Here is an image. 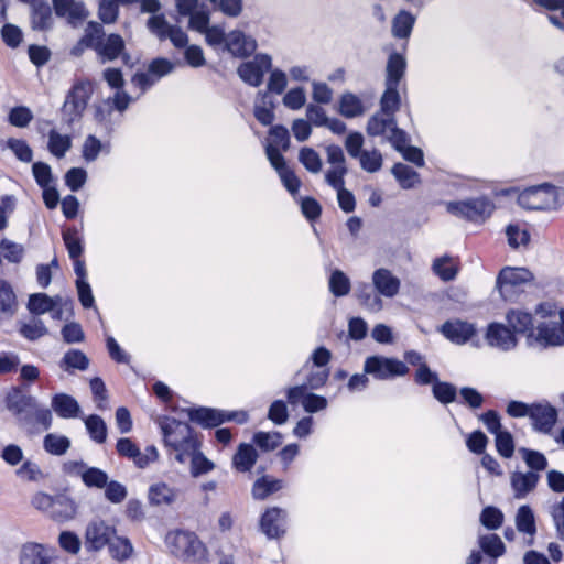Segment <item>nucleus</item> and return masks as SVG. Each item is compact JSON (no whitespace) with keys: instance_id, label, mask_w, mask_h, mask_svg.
Segmentation results:
<instances>
[{"instance_id":"nucleus-1","label":"nucleus","mask_w":564,"mask_h":564,"mask_svg":"<svg viewBox=\"0 0 564 564\" xmlns=\"http://www.w3.org/2000/svg\"><path fill=\"white\" fill-rule=\"evenodd\" d=\"M535 327L531 335L541 347L564 346V308L545 301L535 307Z\"/></svg>"},{"instance_id":"nucleus-2","label":"nucleus","mask_w":564,"mask_h":564,"mask_svg":"<svg viewBox=\"0 0 564 564\" xmlns=\"http://www.w3.org/2000/svg\"><path fill=\"white\" fill-rule=\"evenodd\" d=\"M155 423L160 427L163 445L175 462L184 465V457L200 442L198 435L185 422L171 416H159Z\"/></svg>"},{"instance_id":"nucleus-3","label":"nucleus","mask_w":564,"mask_h":564,"mask_svg":"<svg viewBox=\"0 0 564 564\" xmlns=\"http://www.w3.org/2000/svg\"><path fill=\"white\" fill-rule=\"evenodd\" d=\"M165 542L171 553L186 563L208 564L210 562L209 550L194 532H170Z\"/></svg>"},{"instance_id":"nucleus-4","label":"nucleus","mask_w":564,"mask_h":564,"mask_svg":"<svg viewBox=\"0 0 564 564\" xmlns=\"http://www.w3.org/2000/svg\"><path fill=\"white\" fill-rule=\"evenodd\" d=\"M518 202L527 209L557 210L564 205V189L551 184L532 186L520 193Z\"/></svg>"},{"instance_id":"nucleus-5","label":"nucleus","mask_w":564,"mask_h":564,"mask_svg":"<svg viewBox=\"0 0 564 564\" xmlns=\"http://www.w3.org/2000/svg\"><path fill=\"white\" fill-rule=\"evenodd\" d=\"M37 509L46 512L52 520L58 523L74 520L78 512L77 503L64 495L55 497L46 494L37 495Z\"/></svg>"},{"instance_id":"nucleus-6","label":"nucleus","mask_w":564,"mask_h":564,"mask_svg":"<svg viewBox=\"0 0 564 564\" xmlns=\"http://www.w3.org/2000/svg\"><path fill=\"white\" fill-rule=\"evenodd\" d=\"M91 94L93 85L90 82L79 80L75 83L63 104V119L68 123L78 120L83 116Z\"/></svg>"},{"instance_id":"nucleus-7","label":"nucleus","mask_w":564,"mask_h":564,"mask_svg":"<svg viewBox=\"0 0 564 564\" xmlns=\"http://www.w3.org/2000/svg\"><path fill=\"white\" fill-rule=\"evenodd\" d=\"M367 133L370 137H382L393 148H401L405 140V132L397 127L394 116L378 111L367 122Z\"/></svg>"},{"instance_id":"nucleus-8","label":"nucleus","mask_w":564,"mask_h":564,"mask_svg":"<svg viewBox=\"0 0 564 564\" xmlns=\"http://www.w3.org/2000/svg\"><path fill=\"white\" fill-rule=\"evenodd\" d=\"M446 209L455 216L479 220L489 217L495 209V205L489 198L480 196L466 200L448 202Z\"/></svg>"},{"instance_id":"nucleus-9","label":"nucleus","mask_w":564,"mask_h":564,"mask_svg":"<svg viewBox=\"0 0 564 564\" xmlns=\"http://www.w3.org/2000/svg\"><path fill=\"white\" fill-rule=\"evenodd\" d=\"M533 280V274L525 268H503L497 279V288L505 300H513L518 290Z\"/></svg>"},{"instance_id":"nucleus-10","label":"nucleus","mask_w":564,"mask_h":564,"mask_svg":"<svg viewBox=\"0 0 564 564\" xmlns=\"http://www.w3.org/2000/svg\"><path fill=\"white\" fill-rule=\"evenodd\" d=\"M364 371L379 380H389L408 373L406 365L395 358L371 356L365 360Z\"/></svg>"},{"instance_id":"nucleus-11","label":"nucleus","mask_w":564,"mask_h":564,"mask_svg":"<svg viewBox=\"0 0 564 564\" xmlns=\"http://www.w3.org/2000/svg\"><path fill=\"white\" fill-rule=\"evenodd\" d=\"M216 50L227 52L234 57L245 58L257 50V42L252 36L247 35L240 30H232L226 33L223 28L221 40L217 44Z\"/></svg>"},{"instance_id":"nucleus-12","label":"nucleus","mask_w":564,"mask_h":564,"mask_svg":"<svg viewBox=\"0 0 564 564\" xmlns=\"http://www.w3.org/2000/svg\"><path fill=\"white\" fill-rule=\"evenodd\" d=\"M271 67L272 58L270 55L257 54L252 59L240 64L237 68V74L243 83L252 87H259Z\"/></svg>"},{"instance_id":"nucleus-13","label":"nucleus","mask_w":564,"mask_h":564,"mask_svg":"<svg viewBox=\"0 0 564 564\" xmlns=\"http://www.w3.org/2000/svg\"><path fill=\"white\" fill-rule=\"evenodd\" d=\"M117 533L113 525L104 520L90 521L85 530L84 544L88 552H99L110 543L111 538Z\"/></svg>"},{"instance_id":"nucleus-14","label":"nucleus","mask_w":564,"mask_h":564,"mask_svg":"<svg viewBox=\"0 0 564 564\" xmlns=\"http://www.w3.org/2000/svg\"><path fill=\"white\" fill-rule=\"evenodd\" d=\"M189 21L188 25L192 30L203 34L205 36V42L213 48H217V44L221 40L223 26L220 25H209L210 22V13L202 6L193 13L188 15Z\"/></svg>"},{"instance_id":"nucleus-15","label":"nucleus","mask_w":564,"mask_h":564,"mask_svg":"<svg viewBox=\"0 0 564 564\" xmlns=\"http://www.w3.org/2000/svg\"><path fill=\"white\" fill-rule=\"evenodd\" d=\"M290 145L289 130L283 126H274L269 131V139L265 144V154L270 163H278L284 160L281 151Z\"/></svg>"},{"instance_id":"nucleus-16","label":"nucleus","mask_w":564,"mask_h":564,"mask_svg":"<svg viewBox=\"0 0 564 564\" xmlns=\"http://www.w3.org/2000/svg\"><path fill=\"white\" fill-rule=\"evenodd\" d=\"M285 510L272 507L265 510L260 520V529L269 539H278L285 532Z\"/></svg>"},{"instance_id":"nucleus-17","label":"nucleus","mask_w":564,"mask_h":564,"mask_svg":"<svg viewBox=\"0 0 564 564\" xmlns=\"http://www.w3.org/2000/svg\"><path fill=\"white\" fill-rule=\"evenodd\" d=\"M486 341L490 347L508 351L513 349L517 344L516 335L505 325L491 323L485 335Z\"/></svg>"},{"instance_id":"nucleus-18","label":"nucleus","mask_w":564,"mask_h":564,"mask_svg":"<svg viewBox=\"0 0 564 564\" xmlns=\"http://www.w3.org/2000/svg\"><path fill=\"white\" fill-rule=\"evenodd\" d=\"M7 408L20 421L25 420L33 412V398L28 394L25 387L13 388L7 395Z\"/></svg>"},{"instance_id":"nucleus-19","label":"nucleus","mask_w":564,"mask_h":564,"mask_svg":"<svg viewBox=\"0 0 564 564\" xmlns=\"http://www.w3.org/2000/svg\"><path fill=\"white\" fill-rule=\"evenodd\" d=\"M530 419L535 431L549 434L556 423L557 412L549 403H533Z\"/></svg>"},{"instance_id":"nucleus-20","label":"nucleus","mask_w":564,"mask_h":564,"mask_svg":"<svg viewBox=\"0 0 564 564\" xmlns=\"http://www.w3.org/2000/svg\"><path fill=\"white\" fill-rule=\"evenodd\" d=\"M514 524L517 531L523 534L525 545H533L536 534V522L530 506L523 505L518 508L514 516Z\"/></svg>"},{"instance_id":"nucleus-21","label":"nucleus","mask_w":564,"mask_h":564,"mask_svg":"<svg viewBox=\"0 0 564 564\" xmlns=\"http://www.w3.org/2000/svg\"><path fill=\"white\" fill-rule=\"evenodd\" d=\"M441 333L452 343L463 345L476 334V328L474 324L455 319L444 323Z\"/></svg>"},{"instance_id":"nucleus-22","label":"nucleus","mask_w":564,"mask_h":564,"mask_svg":"<svg viewBox=\"0 0 564 564\" xmlns=\"http://www.w3.org/2000/svg\"><path fill=\"white\" fill-rule=\"evenodd\" d=\"M178 496V489L164 481L152 484L148 491L149 502L156 507L171 506L177 501Z\"/></svg>"},{"instance_id":"nucleus-23","label":"nucleus","mask_w":564,"mask_h":564,"mask_svg":"<svg viewBox=\"0 0 564 564\" xmlns=\"http://www.w3.org/2000/svg\"><path fill=\"white\" fill-rule=\"evenodd\" d=\"M186 463H189V473L194 478L206 475L216 468L215 463L207 458L202 452V442L185 455L184 465Z\"/></svg>"},{"instance_id":"nucleus-24","label":"nucleus","mask_w":564,"mask_h":564,"mask_svg":"<svg viewBox=\"0 0 564 564\" xmlns=\"http://www.w3.org/2000/svg\"><path fill=\"white\" fill-rule=\"evenodd\" d=\"M372 284L376 291L386 297H393L399 293L400 280L387 269H378L372 274Z\"/></svg>"},{"instance_id":"nucleus-25","label":"nucleus","mask_w":564,"mask_h":564,"mask_svg":"<svg viewBox=\"0 0 564 564\" xmlns=\"http://www.w3.org/2000/svg\"><path fill=\"white\" fill-rule=\"evenodd\" d=\"M67 467L70 473L79 475L87 487L104 488L108 481L107 474L99 468L86 467L83 463H70Z\"/></svg>"},{"instance_id":"nucleus-26","label":"nucleus","mask_w":564,"mask_h":564,"mask_svg":"<svg viewBox=\"0 0 564 564\" xmlns=\"http://www.w3.org/2000/svg\"><path fill=\"white\" fill-rule=\"evenodd\" d=\"M53 3L56 14L65 18L73 25H77L87 17V11L82 2L75 0H53Z\"/></svg>"},{"instance_id":"nucleus-27","label":"nucleus","mask_w":564,"mask_h":564,"mask_svg":"<svg viewBox=\"0 0 564 564\" xmlns=\"http://www.w3.org/2000/svg\"><path fill=\"white\" fill-rule=\"evenodd\" d=\"M539 481V475L533 471H514L510 476V484L516 499H523L532 492Z\"/></svg>"},{"instance_id":"nucleus-28","label":"nucleus","mask_w":564,"mask_h":564,"mask_svg":"<svg viewBox=\"0 0 564 564\" xmlns=\"http://www.w3.org/2000/svg\"><path fill=\"white\" fill-rule=\"evenodd\" d=\"M69 303L62 296L51 297L46 294L37 293V315L50 313L52 318L62 319L64 313L68 310Z\"/></svg>"},{"instance_id":"nucleus-29","label":"nucleus","mask_w":564,"mask_h":564,"mask_svg":"<svg viewBox=\"0 0 564 564\" xmlns=\"http://www.w3.org/2000/svg\"><path fill=\"white\" fill-rule=\"evenodd\" d=\"M188 415L204 427H215L226 421V412L210 408L191 409Z\"/></svg>"},{"instance_id":"nucleus-30","label":"nucleus","mask_w":564,"mask_h":564,"mask_svg":"<svg viewBox=\"0 0 564 564\" xmlns=\"http://www.w3.org/2000/svg\"><path fill=\"white\" fill-rule=\"evenodd\" d=\"M274 102L268 93L259 91L257 94L253 107L256 119L263 126H269L274 120Z\"/></svg>"},{"instance_id":"nucleus-31","label":"nucleus","mask_w":564,"mask_h":564,"mask_svg":"<svg viewBox=\"0 0 564 564\" xmlns=\"http://www.w3.org/2000/svg\"><path fill=\"white\" fill-rule=\"evenodd\" d=\"M107 546L110 557L118 562L131 558L134 552L131 541L126 536L117 535V533Z\"/></svg>"},{"instance_id":"nucleus-32","label":"nucleus","mask_w":564,"mask_h":564,"mask_svg":"<svg viewBox=\"0 0 564 564\" xmlns=\"http://www.w3.org/2000/svg\"><path fill=\"white\" fill-rule=\"evenodd\" d=\"M123 39L118 34H110L99 46H97L96 52L105 62L117 58L123 52Z\"/></svg>"},{"instance_id":"nucleus-33","label":"nucleus","mask_w":564,"mask_h":564,"mask_svg":"<svg viewBox=\"0 0 564 564\" xmlns=\"http://www.w3.org/2000/svg\"><path fill=\"white\" fill-rule=\"evenodd\" d=\"M258 458L257 451L250 444H240L232 458V464L238 471H249Z\"/></svg>"},{"instance_id":"nucleus-34","label":"nucleus","mask_w":564,"mask_h":564,"mask_svg":"<svg viewBox=\"0 0 564 564\" xmlns=\"http://www.w3.org/2000/svg\"><path fill=\"white\" fill-rule=\"evenodd\" d=\"M52 408L64 419L76 417L79 413L77 401L68 394H56L52 400Z\"/></svg>"},{"instance_id":"nucleus-35","label":"nucleus","mask_w":564,"mask_h":564,"mask_svg":"<svg viewBox=\"0 0 564 564\" xmlns=\"http://www.w3.org/2000/svg\"><path fill=\"white\" fill-rule=\"evenodd\" d=\"M338 112L345 118H356L365 112L360 98L351 93H345L339 98Z\"/></svg>"},{"instance_id":"nucleus-36","label":"nucleus","mask_w":564,"mask_h":564,"mask_svg":"<svg viewBox=\"0 0 564 564\" xmlns=\"http://www.w3.org/2000/svg\"><path fill=\"white\" fill-rule=\"evenodd\" d=\"M283 487V481L271 476H262L257 479L252 486V497L257 500H263L273 492Z\"/></svg>"},{"instance_id":"nucleus-37","label":"nucleus","mask_w":564,"mask_h":564,"mask_svg":"<svg viewBox=\"0 0 564 564\" xmlns=\"http://www.w3.org/2000/svg\"><path fill=\"white\" fill-rule=\"evenodd\" d=\"M406 62L403 55L392 53L387 63V77L386 84L399 86V82L404 75Z\"/></svg>"},{"instance_id":"nucleus-38","label":"nucleus","mask_w":564,"mask_h":564,"mask_svg":"<svg viewBox=\"0 0 564 564\" xmlns=\"http://www.w3.org/2000/svg\"><path fill=\"white\" fill-rule=\"evenodd\" d=\"M415 23V17L402 10L392 20V35L398 39H408Z\"/></svg>"},{"instance_id":"nucleus-39","label":"nucleus","mask_w":564,"mask_h":564,"mask_svg":"<svg viewBox=\"0 0 564 564\" xmlns=\"http://www.w3.org/2000/svg\"><path fill=\"white\" fill-rule=\"evenodd\" d=\"M109 152L110 144L108 142H101L93 134H89L85 139L82 148V155L86 162H94L100 153L108 154Z\"/></svg>"},{"instance_id":"nucleus-40","label":"nucleus","mask_w":564,"mask_h":564,"mask_svg":"<svg viewBox=\"0 0 564 564\" xmlns=\"http://www.w3.org/2000/svg\"><path fill=\"white\" fill-rule=\"evenodd\" d=\"M392 174L404 189L413 188L421 182L419 173L403 163L394 164Z\"/></svg>"},{"instance_id":"nucleus-41","label":"nucleus","mask_w":564,"mask_h":564,"mask_svg":"<svg viewBox=\"0 0 564 564\" xmlns=\"http://www.w3.org/2000/svg\"><path fill=\"white\" fill-rule=\"evenodd\" d=\"M508 245L512 249L527 247L530 241V234L524 224H510L506 228Z\"/></svg>"},{"instance_id":"nucleus-42","label":"nucleus","mask_w":564,"mask_h":564,"mask_svg":"<svg viewBox=\"0 0 564 564\" xmlns=\"http://www.w3.org/2000/svg\"><path fill=\"white\" fill-rule=\"evenodd\" d=\"M72 139L68 134H62L52 129L47 137V149L56 158H62L69 150Z\"/></svg>"},{"instance_id":"nucleus-43","label":"nucleus","mask_w":564,"mask_h":564,"mask_svg":"<svg viewBox=\"0 0 564 564\" xmlns=\"http://www.w3.org/2000/svg\"><path fill=\"white\" fill-rule=\"evenodd\" d=\"M478 543L484 553L492 558H498L506 552V546L502 540L494 533L480 535Z\"/></svg>"},{"instance_id":"nucleus-44","label":"nucleus","mask_w":564,"mask_h":564,"mask_svg":"<svg viewBox=\"0 0 564 564\" xmlns=\"http://www.w3.org/2000/svg\"><path fill=\"white\" fill-rule=\"evenodd\" d=\"M506 318L510 327H512L517 333L534 330L533 322L535 318L533 319L532 315L527 312L520 310H511L508 312Z\"/></svg>"},{"instance_id":"nucleus-45","label":"nucleus","mask_w":564,"mask_h":564,"mask_svg":"<svg viewBox=\"0 0 564 564\" xmlns=\"http://www.w3.org/2000/svg\"><path fill=\"white\" fill-rule=\"evenodd\" d=\"M17 308V296L12 286L0 279V315L12 316Z\"/></svg>"},{"instance_id":"nucleus-46","label":"nucleus","mask_w":564,"mask_h":564,"mask_svg":"<svg viewBox=\"0 0 564 564\" xmlns=\"http://www.w3.org/2000/svg\"><path fill=\"white\" fill-rule=\"evenodd\" d=\"M10 149L18 160L22 162H31L33 151L30 145L21 139L10 138L7 141L0 140V150Z\"/></svg>"},{"instance_id":"nucleus-47","label":"nucleus","mask_w":564,"mask_h":564,"mask_svg":"<svg viewBox=\"0 0 564 564\" xmlns=\"http://www.w3.org/2000/svg\"><path fill=\"white\" fill-rule=\"evenodd\" d=\"M102 26L96 22H90L85 29V35L75 47V52H80L84 46L93 47L96 51L97 46H99L102 42Z\"/></svg>"},{"instance_id":"nucleus-48","label":"nucleus","mask_w":564,"mask_h":564,"mask_svg":"<svg viewBox=\"0 0 564 564\" xmlns=\"http://www.w3.org/2000/svg\"><path fill=\"white\" fill-rule=\"evenodd\" d=\"M271 165L278 172L284 187L294 196L301 186L299 177L286 166L284 160L278 163H271Z\"/></svg>"},{"instance_id":"nucleus-49","label":"nucleus","mask_w":564,"mask_h":564,"mask_svg":"<svg viewBox=\"0 0 564 564\" xmlns=\"http://www.w3.org/2000/svg\"><path fill=\"white\" fill-rule=\"evenodd\" d=\"M400 107V94L397 85L386 84V90L380 100V111L394 116Z\"/></svg>"},{"instance_id":"nucleus-50","label":"nucleus","mask_w":564,"mask_h":564,"mask_svg":"<svg viewBox=\"0 0 564 564\" xmlns=\"http://www.w3.org/2000/svg\"><path fill=\"white\" fill-rule=\"evenodd\" d=\"M61 367L66 371L70 369L84 371L89 367V358L82 350L70 349L65 352Z\"/></svg>"},{"instance_id":"nucleus-51","label":"nucleus","mask_w":564,"mask_h":564,"mask_svg":"<svg viewBox=\"0 0 564 564\" xmlns=\"http://www.w3.org/2000/svg\"><path fill=\"white\" fill-rule=\"evenodd\" d=\"M357 297L360 301L361 305L365 306L368 311L377 313L383 308V302L380 294L373 293L369 285H362L357 291Z\"/></svg>"},{"instance_id":"nucleus-52","label":"nucleus","mask_w":564,"mask_h":564,"mask_svg":"<svg viewBox=\"0 0 564 564\" xmlns=\"http://www.w3.org/2000/svg\"><path fill=\"white\" fill-rule=\"evenodd\" d=\"M69 446V438L61 434L50 433L43 441L44 449L52 455H63L67 452Z\"/></svg>"},{"instance_id":"nucleus-53","label":"nucleus","mask_w":564,"mask_h":564,"mask_svg":"<svg viewBox=\"0 0 564 564\" xmlns=\"http://www.w3.org/2000/svg\"><path fill=\"white\" fill-rule=\"evenodd\" d=\"M433 271L443 281H451L457 274V263L449 257H441L435 259Z\"/></svg>"},{"instance_id":"nucleus-54","label":"nucleus","mask_w":564,"mask_h":564,"mask_svg":"<svg viewBox=\"0 0 564 564\" xmlns=\"http://www.w3.org/2000/svg\"><path fill=\"white\" fill-rule=\"evenodd\" d=\"M357 159L360 167L368 173H376L382 167L383 159L379 150H364Z\"/></svg>"},{"instance_id":"nucleus-55","label":"nucleus","mask_w":564,"mask_h":564,"mask_svg":"<svg viewBox=\"0 0 564 564\" xmlns=\"http://www.w3.org/2000/svg\"><path fill=\"white\" fill-rule=\"evenodd\" d=\"M173 24H170L164 14L151 15L147 21V28L160 41L166 40Z\"/></svg>"},{"instance_id":"nucleus-56","label":"nucleus","mask_w":564,"mask_h":564,"mask_svg":"<svg viewBox=\"0 0 564 564\" xmlns=\"http://www.w3.org/2000/svg\"><path fill=\"white\" fill-rule=\"evenodd\" d=\"M329 290L335 296H345L350 292V280L340 270H335L329 276Z\"/></svg>"},{"instance_id":"nucleus-57","label":"nucleus","mask_w":564,"mask_h":564,"mask_svg":"<svg viewBox=\"0 0 564 564\" xmlns=\"http://www.w3.org/2000/svg\"><path fill=\"white\" fill-rule=\"evenodd\" d=\"M86 429L90 437L97 443H104L107 437V426L98 415H90L85 420Z\"/></svg>"},{"instance_id":"nucleus-58","label":"nucleus","mask_w":564,"mask_h":564,"mask_svg":"<svg viewBox=\"0 0 564 564\" xmlns=\"http://www.w3.org/2000/svg\"><path fill=\"white\" fill-rule=\"evenodd\" d=\"M253 442L264 452L275 449L282 443V435L279 432H257Z\"/></svg>"},{"instance_id":"nucleus-59","label":"nucleus","mask_w":564,"mask_h":564,"mask_svg":"<svg viewBox=\"0 0 564 564\" xmlns=\"http://www.w3.org/2000/svg\"><path fill=\"white\" fill-rule=\"evenodd\" d=\"M300 162L311 173H319L322 170V160L319 154L312 148H303L299 153Z\"/></svg>"},{"instance_id":"nucleus-60","label":"nucleus","mask_w":564,"mask_h":564,"mask_svg":"<svg viewBox=\"0 0 564 564\" xmlns=\"http://www.w3.org/2000/svg\"><path fill=\"white\" fill-rule=\"evenodd\" d=\"M33 119L31 109L24 106H18L10 110L8 121L17 128H25Z\"/></svg>"},{"instance_id":"nucleus-61","label":"nucleus","mask_w":564,"mask_h":564,"mask_svg":"<svg viewBox=\"0 0 564 564\" xmlns=\"http://www.w3.org/2000/svg\"><path fill=\"white\" fill-rule=\"evenodd\" d=\"M0 251L6 260L18 263L22 260L24 249L21 245L15 243L7 238L0 241Z\"/></svg>"},{"instance_id":"nucleus-62","label":"nucleus","mask_w":564,"mask_h":564,"mask_svg":"<svg viewBox=\"0 0 564 564\" xmlns=\"http://www.w3.org/2000/svg\"><path fill=\"white\" fill-rule=\"evenodd\" d=\"M480 522L489 530H497L503 522V513L496 507H486L481 511Z\"/></svg>"},{"instance_id":"nucleus-63","label":"nucleus","mask_w":564,"mask_h":564,"mask_svg":"<svg viewBox=\"0 0 564 564\" xmlns=\"http://www.w3.org/2000/svg\"><path fill=\"white\" fill-rule=\"evenodd\" d=\"M283 105L291 110L301 109L306 102L304 88L295 87L286 91L282 99Z\"/></svg>"},{"instance_id":"nucleus-64","label":"nucleus","mask_w":564,"mask_h":564,"mask_svg":"<svg viewBox=\"0 0 564 564\" xmlns=\"http://www.w3.org/2000/svg\"><path fill=\"white\" fill-rule=\"evenodd\" d=\"M63 239L70 259L79 258L83 253V246L77 230L67 229L63 234Z\"/></svg>"}]
</instances>
